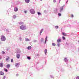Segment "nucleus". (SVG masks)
Returning <instances> with one entry per match:
<instances>
[{"label": "nucleus", "instance_id": "4", "mask_svg": "<svg viewBox=\"0 0 79 79\" xmlns=\"http://www.w3.org/2000/svg\"><path fill=\"white\" fill-rule=\"evenodd\" d=\"M63 6L60 7V12H61L63 11Z\"/></svg>", "mask_w": 79, "mask_h": 79}, {"label": "nucleus", "instance_id": "38", "mask_svg": "<svg viewBox=\"0 0 79 79\" xmlns=\"http://www.w3.org/2000/svg\"><path fill=\"white\" fill-rule=\"evenodd\" d=\"M79 79V77H77V79Z\"/></svg>", "mask_w": 79, "mask_h": 79}, {"label": "nucleus", "instance_id": "13", "mask_svg": "<svg viewBox=\"0 0 79 79\" xmlns=\"http://www.w3.org/2000/svg\"><path fill=\"white\" fill-rule=\"evenodd\" d=\"M25 2L26 3H29V2H30V0H25Z\"/></svg>", "mask_w": 79, "mask_h": 79}, {"label": "nucleus", "instance_id": "30", "mask_svg": "<svg viewBox=\"0 0 79 79\" xmlns=\"http://www.w3.org/2000/svg\"><path fill=\"white\" fill-rule=\"evenodd\" d=\"M58 15L59 16H60L61 15V13H59L58 14Z\"/></svg>", "mask_w": 79, "mask_h": 79}, {"label": "nucleus", "instance_id": "39", "mask_svg": "<svg viewBox=\"0 0 79 79\" xmlns=\"http://www.w3.org/2000/svg\"><path fill=\"white\" fill-rule=\"evenodd\" d=\"M19 75L18 74H16V76H18V75Z\"/></svg>", "mask_w": 79, "mask_h": 79}, {"label": "nucleus", "instance_id": "5", "mask_svg": "<svg viewBox=\"0 0 79 79\" xmlns=\"http://www.w3.org/2000/svg\"><path fill=\"white\" fill-rule=\"evenodd\" d=\"M16 52H17L18 53H19L21 52V51L20 50V49H17L16 50Z\"/></svg>", "mask_w": 79, "mask_h": 79}, {"label": "nucleus", "instance_id": "21", "mask_svg": "<svg viewBox=\"0 0 79 79\" xmlns=\"http://www.w3.org/2000/svg\"><path fill=\"white\" fill-rule=\"evenodd\" d=\"M9 58H10L8 56H7V58L6 59V61L8 62V60H9Z\"/></svg>", "mask_w": 79, "mask_h": 79}, {"label": "nucleus", "instance_id": "42", "mask_svg": "<svg viewBox=\"0 0 79 79\" xmlns=\"http://www.w3.org/2000/svg\"><path fill=\"white\" fill-rule=\"evenodd\" d=\"M40 1H42V0H40Z\"/></svg>", "mask_w": 79, "mask_h": 79}, {"label": "nucleus", "instance_id": "27", "mask_svg": "<svg viewBox=\"0 0 79 79\" xmlns=\"http://www.w3.org/2000/svg\"><path fill=\"white\" fill-rule=\"evenodd\" d=\"M58 27H59L58 26H55V28H56V29H58Z\"/></svg>", "mask_w": 79, "mask_h": 79}, {"label": "nucleus", "instance_id": "43", "mask_svg": "<svg viewBox=\"0 0 79 79\" xmlns=\"http://www.w3.org/2000/svg\"><path fill=\"white\" fill-rule=\"evenodd\" d=\"M60 1H61V0H60L59 1V2H60Z\"/></svg>", "mask_w": 79, "mask_h": 79}, {"label": "nucleus", "instance_id": "3", "mask_svg": "<svg viewBox=\"0 0 79 79\" xmlns=\"http://www.w3.org/2000/svg\"><path fill=\"white\" fill-rule=\"evenodd\" d=\"M30 12L31 14H34L35 11L34 9H31L30 10Z\"/></svg>", "mask_w": 79, "mask_h": 79}, {"label": "nucleus", "instance_id": "18", "mask_svg": "<svg viewBox=\"0 0 79 79\" xmlns=\"http://www.w3.org/2000/svg\"><path fill=\"white\" fill-rule=\"evenodd\" d=\"M47 52V49H46L45 50V51H44L45 54H46Z\"/></svg>", "mask_w": 79, "mask_h": 79}, {"label": "nucleus", "instance_id": "15", "mask_svg": "<svg viewBox=\"0 0 79 79\" xmlns=\"http://www.w3.org/2000/svg\"><path fill=\"white\" fill-rule=\"evenodd\" d=\"M0 66L1 68H2V67H3V63H0Z\"/></svg>", "mask_w": 79, "mask_h": 79}, {"label": "nucleus", "instance_id": "7", "mask_svg": "<svg viewBox=\"0 0 79 79\" xmlns=\"http://www.w3.org/2000/svg\"><path fill=\"white\" fill-rule=\"evenodd\" d=\"M16 57L17 58H18V59H19V57H20V55L19 54H17Z\"/></svg>", "mask_w": 79, "mask_h": 79}, {"label": "nucleus", "instance_id": "37", "mask_svg": "<svg viewBox=\"0 0 79 79\" xmlns=\"http://www.w3.org/2000/svg\"><path fill=\"white\" fill-rule=\"evenodd\" d=\"M56 2V0H54V2Z\"/></svg>", "mask_w": 79, "mask_h": 79}, {"label": "nucleus", "instance_id": "16", "mask_svg": "<svg viewBox=\"0 0 79 79\" xmlns=\"http://www.w3.org/2000/svg\"><path fill=\"white\" fill-rule=\"evenodd\" d=\"M62 35L64 36H66V33H62Z\"/></svg>", "mask_w": 79, "mask_h": 79}, {"label": "nucleus", "instance_id": "26", "mask_svg": "<svg viewBox=\"0 0 79 79\" xmlns=\"http://www.w3.org/2000/svg\"><path fill=\"white\" fill-rule=\"evenodd\" d=\"M37 13H38V15H41V13H40V12H38Z\"/></svg>", "mask_w": 79, "mask_h": 79}, {"label": "nucleus", "instance_id": "44", "mask_svg": "<svg viewBox=\"0 0 79 79\" xmlns=\"http://www.w3.org/2000/svg\"><path fill=\"white\" fill-rule=\"evenodd\" d=\"M68 2V1H67L66 3H67V2Z\"/></svg>", "mask_w": 79, "mask_h": 79}, {"label": "nucleus", "instance_id": "33", "mask_svg": "<svg viewBox=\"0 0 79 79\" xmlns=\"http://www.w3.org/2000/svg\"><path fill=\"white\" fill-rule=\"evenodd\" d=\"M57 45H58V47H60V43H58L57 44Z\"/></svg>", "mask_w": 79, "mask_h": 79}, {"label": "nucleus", "instance_id": "11", "mask_svg": "<svg viewBox=\"0 0 79 79\" xmlns=\"http://www.w3.org/2000/svg\"><path fill=\"white\" fill-rule=\"evenodd\" d=\"M7 68H9L10 67V64H8L6 65Z\"/></svg>", "mask_w": 79, "mask_h": 79}, {"label": "nucleus", "instance_id": "23", "mask_svg": "<svg viewBox=\"0 0 79 79\" xmlns=\"http://www.w3.org/2000/svg\"><path fill=\"white\" fill-rule=\"evenodd\" d=\"M4 70L6 72H8V70L6 69H4Z\"/></svg>", "mask_w": 79, "mask_h": 79}, {"label": "nucleus", "instance_id": "35", "mask_svg": "<svg viewBox=\"0 0 79 79\" xmlns=\"http://www.w3.org/2000/svg\"><path fill=\"white\" fill-rule=\"evenodd\" d=\"M24 12L25 13H27V11H24Z\"/></svg>", "mask_w": 79, "mask_h": 79}, {"label": "nucleus", "instance_id": "20", "mask_svg": "<svg viewBox=\"0 0 79 79\" xmlns=\"http://www.w3.org/2000/svg\"><path fill=\"white\" fill-rule=\"evenodd\" d=\"M44 30H43V29H42L41 30V31L40 32V35H41V34H42V32H43V31Z\"/></svg>", "mask_w": 79, "mask_h": 79}, {"label": "nucleus", "instance_id": "31", "mask_svg": "<svg viewBox=\"0 0 79 79\" xmlns=\"http://www.w3.org/2000/svg\"><path fill=\"white\" fill-rule=\"evenodd\" d=\"M44 40V39L43 38H41V42H42Z\"/></svg>", "mask_w": 79, "mask_h": 79}, {"label": "nucleus", "instance_id": "12", "mask_svg": "<svg viewBox=\"0 0 79 79\" xmlns=\"http://www.w3.org/2000/svg\"><path fill=\"white\" fill-rule=\"evenodd\" d=\"M4 74V73H3L1 71L0 72V75H3Z\"/></svg>", "mask_w": 79, "mask_h": 79}, {"label": "nucleus", "instance_id": "36", "mask_svg": "<svg viewBox=\"0 0 79 79\" xmlns=\"http://www.w3.org/2000/svg\"><path fill=\"white\" fill-rule=\"evenodd\" d=\"M71 16H72V18H73V17H74V15H73L72 14L71 15Z\"/></svg>", "mask_w": 79, "mask_h": 79}, {"label": "nucleus", "instance_id": "2", "mask_svg": "<svg viewBox=\"0 0 79 79\" xmlns=\"http://www.w3.org/2000/svg\"><path fill=\"white\" fill-rule=\"evenodd\" d=\"M1 40L2 41H5L6 40V38H5V36L4 35H1Z\"/></svg>", "mask_w": 79, "mask_h": 79}, {"label": "nucleus", "instance_id": "24", "mask_svg": "<svg viewBox=\"0 0 79 79\" xmlns=\"http://www.w3.org/2000/svg\"><path fill=\"white\" fill-rule=\"evenodd\" d=\"M26 41H29V40L27 38H26L25 39Z\"/></svg>", "mask_w": 79, "mask_h": 79}, {"label": "nucleus", "instance_id": "29", "mask_svg": "<svg viewBox=\"0 0 79 79\" xmlns=\"http://www.w3.org/2000/svg\"><path fill=\"white\" fill-rule=\"evenodd\" d=\"M62 39H63V40H65V39H66V38H65V37L63 36L62 37Z\"/></svg>", "mask_w": 79, "mask_h": 79}, {"label": "nucleus", "instance_id": "41", "mask_svg": "<svg viewBox=\"0 0 79 79\" xmlns=\"http://www.w3.org/2000/svg\"><path fill=\"white\" fill-rule=\"evenodd\" d=\"M3 77H4V78H5V77H6L4 76Z\"/></svg>", "mask_w": 79, "mask_h": 79}, {"label": "nucleus", "instance_id": "8", "mask_svg": "<svg viewBox=\"0 0 79 79\" xmlns=\"http://www.w3.org/2000/svg\"><path fill=\"white\" fill-rule=\"evenodd\" d=\"M19 24L20 25H22L23 24H24V22H20L19 23Z\"/></svg>", "mask_w": 79, "mask_h": 79}, {"label": "nucleus", "instance_id": "1", "mask_svg": "<svg viewBox=\"0 0 79 79\" xmlns=\"http://www.w3.org/2000/svg\"><path fill=\"white\" fill-rule=\"evenodd\" d=\"M20 29H21L22 30H24L26 29V26L22 25H21L20 27Z\"/></svg>", "mask_w": 79, "mask_h": 79}, {"label": "nucleus", "instance_id": "9", "mask_svg": "<svg viewBox=\"0 0 79 79\" xmlns=\"http://www.w3.org/2000/svg\"><path fill=\"white\" fill-rule=\"evenodd\" d=\"M14 10L15 11H17L18 10V9L16 7H15L14 9Z\"/></svg>", "mask_w": 79, "mask_h": 79}, {"label": "nucleus", "instance_id": "14", "mask_svg": "<svg viewBox=\"0 0 79 79\" xmlns=\"http://www.w3.org/2000/svg\"><path fill=\"white\" fill-rule=\"evenodd\" d=\"M31 48V46H29L27 48V49L28 50H30Z\"/></svg>", "mask_w": 79, "mask_h": 79}, {"label": "nucleus", "instance_id": "17", "mask_svg": "<svg viewBox=\"0 0 79 79\" xmlns=\"http://www.w3.org/2000/svg\"><path fill=\"white\" fill-rule=\"evenodd\" d=\"M47 38H48V37H47V36H46L45 38V44L46 43V42H47Z\"/></svg>", "mask_w": 79, "mask_h": 79}, {"label": "nucleus", "instance_id": "40", "mask_svg": "<svg viewBox=\"0 0 79 79\" xmlns=\"http://www.w3.org/2000/svg\"><path fill=\"white\" fill-rule=\"evenodd\" d=\"M36 56H39V54H37V55H36Z\"/></svg>", "mask_w": 79, "mask_h": 79}, {"label": "nucleus", "instance_id": "10", "mask_svg": "<svg viewBox=\"0 0 79 79\" xmlns=\"http://www.w3.org/2000/svg\"><path fill=\"white\" fill-rule=\"evenodd\" d=\"M19 63H17L15 64V66L17 67L18 66H19Z\"/></svg>", "mask_w": 79, "mask_h": 79}, {"label": "nucleus", "instance_id": "45", "mask_svg": "<svg viewBox=\"0 0 79 79\" xmlns=\"http://www.w3.org/2000/svg\"><path fill=\"white\" fill-rule=\"evenodd\" d=\"M5 79V78H3V79Z\"/></svg>", "mask_w": 79, "mask_h": 79}, {"label": "nucleus", "instance_id": "28", "mask_svg": "<svg viewBox=\"0 0 79 79\" xmlns=\"http://www.w3.org/2000/svg\"><path fill=\"white\" fill-rule=\"evenodd\" d=\"M27 59L28 60H30L31 59V57H29V56H27Z\"/></svg>", "mask_w": 79, "mask_h": 79}, {"label": "nucleus", "instance_id": "25", "mask_svg": "<svg viewBox=\"0 0 79 79\" xmlns=\"http://www.w3.org/2000/svg\"><path fill=\"white\" fill-rule=\"evenodd\" d=\"M2 54H5V52L4 51H2Z\"/></svg>", "mask_w": 79, "mask_h": 79}, {"label": "nucleus", "instance_id": "22", "mask_svg": "<svg viewBox=\"0 0 79 79\" xmlns=\"http://www.w3.org/2000/svg\"><path fill=\"white\" fill-rule=\"evenodd\" d=\"M52 46H54V47L56 46V44L55 43H52Z\"/></svg>", "mask_w": 79, "mask_h": 79}, {"label": "nucleus", "instance_id": "6", "mask_svg": "<svg viewBox=\"0 0 79 79\" xmlns=\"http://www.w3.org/2000/svg\"><path fill=\"white\" fill-rule=\"evenodd\" d=\"M57 42H58V43H60V42H61V40L60 39H58Z\"/></svg>", "mask_w": 79, "mask_h": 79}, {"label": "nucleus", "instance_id": "34", "mask_svg": "<svg viewBox=\"0 0 79 79\" xmlns=\"http://www.w3.org/2000/svg\"><path fill=\"white\" fill-rule=\"evenodd\" d=\"M11 62H13V59H11Z\"/></svg>", "mask_w": 79, "mask_h": 79}, {"label": "nucleus", "instance_id": "19", "mask_svg": "<svg viewBox=\"0 0 79 79\" xmlns=\"http://www.w3.org/2000/svg\"><path fill=\"white\" fill-rule=\"evenodd\" d=\"M64 60L65 61V62H67V61H68V59L66 58H64Z\"/></svg>", "mask_w": 79, "mask_h": 79}, {"label": "nucleus", "instance_id": "32", "mask_svg": "<svg viewBox=\"0 0 79 79\" xmlns=\"http://www.w3.org/2000/svg\"><path fill=\"white\" fill-rule=\"evenodd\" d=\"M16 18V15H15L14 16V18Z\"/></svg>", "mask_w": 79, "mask_h": 79}]
</instances>
